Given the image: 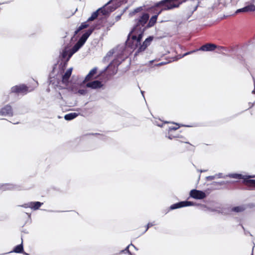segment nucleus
I'll list each match as a JSON object with an SVG mask.
<instances>
[{
	"label": "nucleus",
	"instance_id": "obj_21",
	"mask_svg": "<svg viewBox=\"0 0 255 255\" xmlns=\"http://www.w3.org/2000/svg\"><path fill=\"white\" fill-rule=\"evenodd\" d=\"M159 14H157V13H156V14L152 16L150 20H149V23H148V25L149 26H153L155 23H156V20H157V17H158V15Z\"/></svg>",
	"mask_w": 255,
	"mask_h": 255
},
{
	"label": "nucleus",
	"instance_id": "obj_5",
	"mask_svg": "<svg viewBox=\"0 0 255 255\" xmlns=\"http://www.w3.org/2000/svg\"><path fill=\"white\" fill-rule=\"evenodd\" d=\"M167 137L170 139H175L181 142H184L190 146H193L189 142L186 141V138L184 136L179 133L176 130H168Z\"/></svg>",
	"mask_w": 255,
	"mask_h": 255
},
{
	"label": "nucleus",
	"instance_id": "obj_25",
	"mask_svg": "<svg viewBox=\"0 0 255 255\" xmlns=\"http://www.w3.org/2000/svg\"><path fill=\"white\" fill-rule=\"evenodd\" d=\"M154 225L153 224L151 223H149L147 224V225H146L145 227H144V231L142 232L141 234H144V233H145L148 230V229L151 227H152Z\"/></svg>",
	"mask_w": 255,
	"mask_h": 255
},
{
	"label": "nucleus",
	"instance_id": "obj_29",
	"mask_svg": "<svg viewBox=\"0 0 255 255\" xmlns=\"http://www.w3.org/2000/svg\"><path fill=\"white\" fill-rule=\"evenodd\" d=\"M159 7H156V6H155V4L154 5V6L153 8H154V12H155L156 14V12H159V10H160V9H158V8H159Z\"/></svg>",
	"mask_w": 255,
	"mask_h": 255
},
{
	"label": "nucleus",
	"instance_id": "obj_3",
	"mask_svg": "<svg viewBox=\"0 0 255 255\" xmlns=\"http://www.w3.org/2000/svg\"><path fill=\"white\" fill-rule=\"evenodd\" d=\"M94 29H89L87 30L80 37L78 42L69 51L68 57L70 58L73 54L76 53L86 42L89 36L92 33Z\"/></svg>",
	"mask_w": 255,
	"mask_h": 255
},
{
	"label": "nucleus",
	"instance_id": "obj_6",
	"mask_svg": "<svg viewBox=\"0 0 255 255\" xmlns=\"http://www.w3.org/2000/svg\"><path fill=\"white\" fill-rule=\"evenodd\" d=\"M30 91V90H29L28 87L25 84H20L13 86L10 89L11 93H14L16 95L20 94L23 95Z\"/></svg>",
	"mask_w": 255,
	"mask_h": 255
},
{
	"label": "nucleus",
	"instance_id": "obj_2",
	"mask_svg": "<svg viewBox=\"0 0 255 255\" xmlns=\"http://www.w3.org/2000/svg\"><path fill=\"white\" fill-rule=\"evenodd\" d=\"M186 0H162L155 3L156 7H161L157 14H160L164 10L172 9L178 7L180 5Z\"/></svg>",
	"mask_w": 255,
	"mask_h": 255
},
{
	"label": "nucleus",
	"instance_id": "obj_17",
	"mask_svg": "<svg viewBox=\"0 0 255 255\" xmlns=\"http://www.w3.org/2000/svg\"><path fill=\"white\" fill-rule=\"evenodd\" d=\"M254 177V176H246V178H245L243 183L248 186L255 187V180L250 179Z\"/></svg>",
	"mask_w": 255,
	"mask_h": 255
},
{
	"label": "nucleus",
	"instance_id": "obj_31",
	"mask_svg": "<svg viewBox=\"0 0 255 255\" xmlns=\"http://www.w3.org/2000/svg\"><path fill=\"white\" fill-rule=\"evenodd\" d=\"M163 64H164V63H160L159 64V65H162Z\"/></svg>",
	"mask_w": 255,
	"mask_h": 255
},
{
	"label": "nucleus",
	"instance_id": "obj_32",
	"mask_svg": "<svg viewBox=\"0 0 255 255\" xmlns=\"http://www.w3.org/2000/svg\"><path fill=\"white\" fill-rule=\"evenodd\" d=\"M128 247H129V246L127 247V248H126V250H128Z\"/></svg>",
	"mask_w": 255,
	"mask_h": 255
},
{
	"label": "nucleus",
	"instance_id": "obj_22",
	"mask_svg": "<svg viewBox=\"0 0 255 255\" xmlns=\"http://www.w3.org/2000/svg\"><path fill=\"white\" fill-rule=\"evenodd\" d=\"M23 251L22 244L16 246L13 249V252L16 253H22Z\"/></svg>",
	"mask_w": 255,
	"mask_h": 255
},
{
	"label": "nucleus",
	"instance_id": "obj_19",
	"mask_svg": "<svg viewBox=\"0 0 255 255\" xmlns=\"http://www.w3.org/2000/svg\"><path fill=\"white\" fill-rule=\"evenodd\" d=\"M42 204L43 203L40 202H31L29 203L28 207L31 209L36 210L38 209Z\"/></svg>",
	"mask_w": 255,
	"mask_h": 255
},
{
	"label": "nucleus",
	"instance_id": "obj_18",
	"mask_svg": "<svg viewBox=\"0 0 255 255\" xmlns=\"http://www.w3.org/2000/svg\"><path fill=\"white\" fill-rule=\"evenodd\" d=\"M255 10V6L254 4H250L247 5L242 8H240L237 10V12H249V11H254Z\"/></svg>",
	"mask_w": 255,
	"mask_h": 255
},
{
	"label": "nucleus",
	"instance_id": "obj_11",
	"mask_svg": "<svg viewBox=\"0 0 255 255\" xmlns=\"http://www.w3.org/2000/svg\"><path fill=\"white\" fill-rule=\"evenodd\" d=\"M153 37L152 36H149L147 38L142 44H140L139 45L137 52L139 53L144 51L146 48L150 45L151 42L153 40Z\"/></svg>",
	"mask_w": 255,
	"mask_h": 255
},
{
	"label": "nucleus",
	"instance_id": "obj_28",
	"mask_svg": "<svg viewBox=\"0 0 255 255\" xmlns=\"http://www.w3.org/2000/svg\"><path fill=\"white\" fill-rule=\"evenodd\" d=\"M68 52L66 50L64 51L62 53V57L65 58L68 54Z\"/></svg>",
	"mask_w": 255,
	"mask_h": 255
},
{
	"label": "nucleus",
	"instance_id": "obj_13",
	"mask_svg": "<svg viewBox=\"0 0 255 255\" xmlns=\"http://www.w3.org/2000/svg\"><path fill=\"white\" fill-rule=\"evenodd\" d=\"M194 203L190 201H181L176 204H173L170 206V209L172 210L193 205Z\"/></svg>",
	"mask_w": 255,
	"mask_h": 255
},
{
	"label": "nucleus",
	"instance_id": "obj_24",
	"mask_svg": "<svg viewBox=\"0 0 255 255\" xmlns=\"http://www.w3.org/2000/svg\"><path fill=\"white\" fill-rule=\"evenodd\" d=\"M246 176L247 175H243L241 174H235L233 175V177L237 179H243L244 180L245 178H246Z\"/></svg>",
	"mask_w": 255,
	"mask_h": 255
},
{
	"label": "nucleus",
	"instance_id": "obj_26",
	"mask_svg": "<svg viewBox=\"0 0 255 255\" xmlns=\"http://www.w3.org/2000/svg\"><path fill=\"white\" fill-rule=\"evenodd\" d=\"M179 128H180V126L178 124H176L175 127H173L169 128L168 130L176 131Z\"/></svg>",
	"mask_w": 255,
	"mask_h": 255
},
{
	"label": "nucleus",
	"instance_id": "obj_14",
	"mask_svg": "<svg viewBox=\"0 0 255 255\" xmlns=\"http://www.w3.org/2000/svg\"><path fill=\"white\" fill-rule=\"evenodd\" d=\"M97 68L96 67L93 68L91 70H90L88 74L86 76L85 79L82 82L81 85L85 84L87 82L91 81L94 78H96V77H95V75L97 74Z\"/></svg>",
	"mask_w": 255,
	"mask_h": 255
},
{
	"label": "nucleus",
	"instance_id": "obj_10",
	"mask_svg": "<svg viewBox=\"0 0 255 255\" xmlns=\"http://www.w3.org/2000/svg\"><path fill=\"white\" fill-rule=\"evenodd\" d=\"M190 196L196 199H203L206 197V194L203 191L193 189L190 191Z\"/></svg>",
	"mask_w": 255,
	"mask_h": 255
},
{
	"label": "nucleus",
	"instance_id": "obj_8",
	"mask_svg": "<svg viewBox=\"0 0 255 255\" xmlns=\"http://www.w3.org/2000/svg\"><path fill=\"white\" fill-rule=\"evenodd\" d=\"M149 19V15L146 13H144L137 20L136 25L134 27H137L138 29H143V26L147 22Z\"/></svg>",
	"mask_w": 255,
	"mask_h": 255
},
{
	"label": "nucleus",
	"instance_id": "obj_16",
	"mask_svg": "<svg viewBox=\"0 0 255 255\" xmlns=\"http://www.w3.org/2000/svg\"><path fill=\"white\" fill-rule=\"evenodd\" d=\"M72 68L68 69L62 76V82L63 84H67L69 82V79L71 75Z\"/></svg>",
	"mask_w": 255,
	"mask_h": 255
},
{
	"label": "nucleus",
	"instance_id": "obj_15",
	"mask_svg": "<svg viewBox=\"0 0 255 255\" xmlns=\"http://www.w3.org/2000/svg\"><path fill=\"white\" fill-rule=\"evenodd\" d=\"M118 72V67L110 64L107 68L106 73L108 76L111 77L115 75Z\"/></svg>",
	"mask_w": 255,
	"mask_h": 255
},
{
	"label": "nucleus",
	"instance_id": "obj_1",
	"mask_svg": "<svg viewBox=\"0 0 255 255\" xmlns=\"http://www.w3.org/2000/svg\"><path fill=\"white\" fill-rule=\"evenodd\" d=\"M143 34V29H138L137 27H134L128 34V38L126 41L127 46L133 49L138 48L140 44Z\"/></svg>",
	"mask_w": 255,
	"mask_h": 255
},
{
	"label": "nucleus",
	"instance_id": "obj_27",
	"mask_svg": "<svg viewBox=\"0 0 255 255\" xmlns=\"http://www.w3.org/2000/svg\"><path fill=\"white\" fill-rule=\"evenodd\" d=\"M217 48L219 50H224V51H227V48L225 47H224V46H217Z\"/></svg>",
	"mask_w": 255,
	"mask_h": 255
},
{
	"label": "nucleus",
	"instance_id": "obj_20",
	"mask_svg": "<svg viewBox=\"0 0 255 255\" xmlns=\"http://www.w3.org/2000/svg\"><path fill=\"white\" fill-rule=\"evenodd\" d=\"M77 115V114L75 113H69L65 115L64 118L66 120L70 121L75 118Z\"/></svg>",
	"mask_w": 255,
	"mask_h": 255
},
{
	"label": "nucleus",
	"instance_id": "obj_9",
	"mask_svg": "<svg viewBox=\"0 0 255 255\" xmlns=\"http://www.w3.org/2000/svg\"><path fill=\"white\" fill-rule=\"evenodd\" d=\"M13 115V109L10 105H6L0 109L1 116L12 117Z\"/></svg>",
	"mask_w": 255,
	"mask_h": 255
},
{
	"label": "nucleus",
	"instance_id": "obj_7",
	"mask_svg": "<svg viewBox=\"0 0 255 255\" xmlns=\"http://www.w3.org/2000/svg\"><path fill=\"white\" fill-rule=\"evenodd\" d=\"M217 48V46L213 43H208L204 45H203L202 46H201L199 49L194 50L193 51H191L190 52H188L184 54V56L187 55L188 54L193 53L194 52H195L197 51L200 50V51H212L214 50L216 48Z\"/></svg>",
	"mask_w": 255,
	"mask_h": 255
},
{
	"label": "nucleus",
	"instance_id": "obj_23",
	"mask_svg": "<svg viewBox=\"0 0 255 255\" xmlns=\"http://www.w3.org/2000/svg\"><path fill=\"white\" fill-rule=\"evenodd\" d=\"M245 210V208L242 206H237L232 208V211L236 212H241Z\"/></svg>",
	"mask_w": 255,
	"mask_h": 255
},
{
	"label": "nucleus",
	"instance_id": "obj_4",
	"mask_svg": "<svg viewBox=\"0 0 255 255\" xmlns=\"http://www.w3.org/2000/svg\"><path fill=\"white\" fill-rule=\"evenodd\" d=\"M100 12L102 13L103 15H106L108 12L107 11L105 8H101L98 9L97 11L94 12L91 16L88 19L87 21L84 22L82 23L80 26L77 29V30L75 31L74 35H76L78 33L79 31L82 30L84 28H86L89 27V25L88 23L89 21H93L96 19L99 15V12Z\"/></svg>",
	"mask_w": 255,
	"mask_h": 255
},
{
	"label": "nucleus",
	"instance_id": "obj_30",
	"mask_svg": "<svg viewBox=\"0 0 255 255\" xmlns=\"http://www.w3.org/2000/svg\"><path fill=\"white\" fill-rule=\"evenodd\" d=\"M84 90H80L79 91V92L80 93L82 94H83L84 93Z\"/></svg>",
	"mask_w": 255,
	"mask_h": 255
},
{
	"label": "nucleus",
	"instance_id": "obj_12",
	"mask_svg": "<svg viewBox=\"0 0 255 255\" xmlns=\"http://www.w3.org/2000/svg\"><path fill=\"white\" fill-rule=\"evenodd\" d=\"M86 83V87L90 88L92 89H100L103 86V84L102 83V82L98 80H95L90 82H87Z\"/></svg>",
	"mask_w": 255,
	"mask_h": 255
}]
</instances>
